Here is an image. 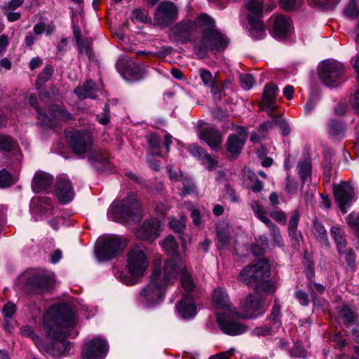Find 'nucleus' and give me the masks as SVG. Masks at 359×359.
<instances>
[{
    "label": "nucleus",
    "instance_id": "f257e3e1",
    "mask_svg": "<svg viewBox=\"0 0 359 359\" xmlns=\"http://www.w3.org/2000/svg\"><path fill=\"white\" fill-rule=\"evenodd\" d=\"M177 269L172 262L167 261L163 271L155 269L149 283L140 291L139 302L146 306H152L161 302L164 298L166 287L175 281Z\"/></svg>",
    "mask_w": 359,
    "mask_h": 359
},
{
    "label": "nucleus",
    "instance_id": "f03ea898",
    "mask_svg": "<svg viewBox=\"0 0 359 359\" xmlns=\"http://www.w3.org/2000/svg\"><path fill=\"white\" fill-rule=\"evenodd\" d=\"M74 324V315L70 307L65 304L55 305L43 314V327L48 336L55 341L60 342L67 350L69 343L66 330Z\"/></svg>",
    "mask_w": 359,
    "mask_h": 359
},
{
    "label": "nucleus",
    "instance_id": "7ed1b4c3",
    "mask_svg": "<svg viewBox=\"0 0 359 359\" xmlns=\"http://www.w3.org/2000/svg\"><path fill=\"white\" fill-rule=\"evenodd\" d=\"M69 146L77 155L83 158L86 154L90 153L88 160L99 171H104L109 168L108 156L100 150H93V140L90 132L86 130H74L67 133Z\"/></svg>",
    "mask_w": 359,
    "mask_h": 359
},
{
    "label": "nucleus",
    "instance_id": "20e7f679",
    "mask_svg": "<svg viewBox=\"0 0 359 359\" xmlns=\"http://www.w3.org/2000/svg\"><path fill=\"white\" fill-rule=\"evenodd\" d=\"M149 266L148 256L145 248L137 245L130 249L127 255L126 268L129 275L121 271H117L115 276L121 283L128 285H133L138 283V279L144 276Z\"/></svg>",
    "mask_w": 359,
    "mask_h": 359
},
{
    "label": "nucleus",
    "instance_id": "39448f33",
    "mask_svg": "<svg viewBox=\"0 0 359 359\" xmlns=\"http://www.w3.org/2000/svg\"><path fill=\"white\" fill-rule=\"evenodd\" d=\"M107 215L115 222L138 219L140 217V206L137 196L133 194L121 201L113 203L108 210Z\"/></svg>",
    "mask_w": 359,
    "mask_h": 359
},
{
    "label": "nucleus",
    "instance_id": "423d86ee",
    "mask_svg": "<svg viewBox=\"0 0 359 359\" xmlns=\"http://www.w3.org/2000/svg\"><path fill=\"white\" fill-rule=\"evenodd\" d=\"M226 39L215 29L205 30L202 39L194 44L195 53L199 57H204L210 50H223L227 46Z\"/></svg>",
    "mask_w": 359,
    "mask_h": 359
},
{
    "label": "nucleus",
    "instance_id": "0eeeda50",
    "mask_svg": "<svg viewBox=\"0 0 359 359\" xmlns=\"http://www.w3.org/2000/svg\"><path fill=\"white\" fill-rule=\"evenodd\" d=\"M29 104L37 110L39 119L44 124L54 128L59 122L66 121L72 118L70 113L67 111L62 107L55 104L52 105L46 112L43 114L37 105V99L35 95H30L29 97Z\"/></svg>",
    "mask_w": 359,
    "mask_h": 359
},
{
    "label": "nucleus",
    "instance_id": "6e6552de",
    "mask_svg": "<svg viewBox=\"0 0 359 359\" xmlns=\"http://www.w3.org/2000/svg\"><path fill=\"white\" fill-rule=\"evenodd\" d=\"M55 275L49 271H40L33 273L27 280L24 290L29 294H38L48 292L53 286Z\"/></svg>",
    "mask_w": 359,
    "mask_h": 359
},
{
    "label": "nucleus",
    "instance_id": "1a4fd4ad",
    "mask_svg": "<svg viewBox=\"0 0 359 359\" xmlns=\"http://www.w3.org/2000/svg\"><path fill=\"white\" fill-rule=\"evenodd\" d=\"M270 266L267 261L259 260L256 264L245 266L240 273V278L246 285L259 283L269 278Z\"/></svg>",
    "mask_w": 359,
    "mask_h": 359
},
{
    "label": "nucleus",
    "instance_id": "9d476101",
    "mask_svg": "<svg viewBox=\"0 0 359 359\" xmlns=\"http://www.w3.org/2000/svg\"><path fill=\"white\" fill-rule=\"evenodd\" d=\"M122 248L121 238L116 235L100 238L95 248V255L99 261L114 258Z\"/></svg>",
    "mask_w": 359,
    "mask_h": 359
},
{
    "label": "nucleus",
    "instance_id": "9b49d317",
    "mask_svg": "<svg viewBox=\"0 0 359 359\" xmlns=\"http://www.w3.org/2000/svg\"><path fill=\"white\" fill-rule=\"evenodd\" d=\"M344 73L343 65L336 61H324L318 67L319 77L321 81L328 87L337 86Z\"/></svg>",
    "mask_w": 359,
    "mask_h": 359
},
{
    "label": "nucleus",
    "instance_id": "f8f14e48",
    "mask_svg": "<svg viewBox=\"0 0 359 359\" xmlns=\"http://www.w3.org/2000/svg\"><path fill=\"white\" fill-rule=\"evenodd\" d=\"M196 27L195 22L183 20L171 28L170 39L175 43H186L191 41Z\"/></svg>",
    "mask_w": 359,
    "mask_h": 359
},
{
    "label": "nucleus",
    "instance_id": "ddd939ff",
    "mask_svg": "<svg viewBox=\"0 0 359 359\" xmlns=\"http://www.w3.org/2000/svg\"><path fill=\"white\" fill-rule=\"evenodd\" d=\"M177 6L170 1H163L156 8L154 20L158 25L165 27L177 20Z\"/></svg>",
    "mask_w": 359,
    "mask_h": 359
},
{
    "label": "nucleus",
    "instance_id": "4468645a",
    "mask_svg": "<svg viewBox=\"0 0 359 359\" xmlns=\"http://www.w3.org/2000/svg\"><path fill=\"white\" fill-rule=\"evenodd\" d=\"M241 309L242 316L245 318H257L262 315L266 311L260 294L257 293L249 294L246 297Z\"/></svg>",
    "mask_w": 359,
    "mask_h": 359
},
{
    "label": "nucleus",
    "instance_id": "2eb2a0df",
    "mask_svg": "<svg viewBox=\"0 0 359 359\" xmlns=\"http://www.w3.org/2000/svg\"><path fill=\"white\" fill-rule=\"evenodd\" d=\"M108 351L105 340L96 337L86 344L82 352L83 359H104Z\"/></svg>",
    "mask_w": 359,
    "mask_h": 359
},
{
    "label": "nucleus",
    "instance_id": "dca6fc26",
    "mask_svg": "<svg viewBox=\"0 0 359 359\" xmlns=\"http://www.w3.org/2000/svg\"><path fill=\"white\" fill-rule=\"evenodd\" d=\"M231 313H217V321L219 327L222 332L229 335H238L244 333L246 327L241 323H239L231 319Z\"/></svg>",
    "mask_w": 359,
    "mask_h": 359
},
{
    "label": "nucleus",
    "instance_id": "f3484780",
    "mask_svg": "<svg viewBox=\"0 0 359 359\" xmlns=\"http://www.w3.org/2000/svg\"><path fill=\"white\" fill-rule=\"evenodd\" d=\"M161 231L160 222L156 219L151 218L145 220L142 224L136 231V236L140 239L151 241L159 236Z\"/></svg>",
    "mask_w": 359,
    "mask_h": 359
},
{
    "label": "nucleus",
    "instance_id": "a211bd4d",
    "mask_svg": "<svg viewBox=\"0 0 359 359\" xmlns=\"http://www.w3.org/2000/svg\"><path fill=\"white\" fill-rule=\"evenodd\" d=\"M334 196L341 211L346 213L350 203L353 198V189L348 182H342L334 187Z\"/></svg>",
    "mask_w": 359,
    "mask_h": 359
},
{
    "label": "nucleus",
    "instance_id": "6ab92c4d",
    "mask_svg": "<svg viewBox=\"0 0 359 359\" xmlns=\"http://www.w3.org/2000/svg\"><path fill=\"white\" fill-rule=\"evenodd\" d=\"M237 134L229 136L226 145L227 151L233 156L238 155L247 140L246 130L243 127L233 126Z\"/></svg>",
    "mask_w": 359,
    "mask_h": 359
},
{
    "label": "nucleus",
    "instance_id": "aec40b11",
    "mask_svg": "<svg viewBox=\"0 0 359 359\" xmlns=\"http://www.w3.org/2000/svg\"><path fill=\"white\" fill-rule=\"evenodd\" d=\"M55 194L60 202L64 204L70 202L73 199L74 191L72 184L67 176L60 175L57 177Z\"/></svg>",
    "mask_w": 359,
    "mask_h": 359
},
{
    "label": "nucleus",
    "instance_id": "412c9836",
    "mask_svg": "<svg viewBox=\"0 0 359 359\" xmlns=\"http://www.w3.org/2000/svg\"><path fill=\"white\" fill-rule=\"evenodd\" d=\"M278 90V87L273 83L266 84L264 90L262 109L266 111L269 116H271L272 112L276 108L275 101Z\"/></svg>",
    "mask_w": 359,
    "mask_h": 359
},
{
    "label": "nucleus",
    "instance_id": "4be33fe9",
    "mask_svg": "<svg viewBox=\"0 0 359 359\" xmlns=\"http://www.w3.org/2000/svg\"><path fill=\"white\" fill-rule=\"evenodd\" d=\"M199 137L214 150L217 149L222 142L221 134L214 128H203L200 130Z\"/></svg>",
    "mask_w": 359,
    "mask_h": 359
},
{
    "label": "nucleus",
    "instance_id": "5701e85b",
    "mask_svg": "<svg viewBox=\"0 0 359 359\" xmlns=\"http://www.w3.org/2000/svg\"><path fill=\"white\" fill-rule=\"evenodd\" d=\"M292 31L291 20L283 15H276L274 24L273 33L279 38L286 36Z\"/></svg>",
    "mask_w": 359,
    "mask_h": 359
},
{
    "label": "nucleus",
    "instance_id": "b1692460",
    "mask_svg": "<svg viewBox=\"0 0 359 359\" xmlns=\"http://www.w3.org/2000/svg\"><path fill=\"white\" fill-rule=\"evenodd\" d=\"M124 60L120 59L116 63V68L120 72H123L124 76H128V80L138 81L143 77V73L142 67L137 64L128 65L126 67H123Z\"/></svg>",
    "mask_w": 359,
    "mask_h": 359
},
{
    "label": "nucleus",
    "instance_id": "393cba45",
    "mask_svg": "<svg viewBox=\"0 0 359 359\" xmlns=\"http://www.w3.org/2000/svg\"><path fill=\"white\" fill-rule=\"evenodd\" d=\"M176 306L178 313L184 319L191 318L196 314V306L190 295L183 297Z\"/></svg>",
    "mask_w": 359,
    "mask_h": 359
},
{
    "label": "nucleus",
    "instance_id": "a878e982",
    "mask_svg": "<svg viewBox=\"0 0 359 359\" xmlns=\"http://www.w3.org/2000/svg\"><path fill=\"white\" fill-rule=\"evenodd\" d=\"M172 262L175 267L177 266V274H180V281L182 286L187 292H192L195 288V283L194 282L193 278L190 275V273L187 271L186 267L183 265L182 259H179L176 263H174L173 260H170Z\"/></svg>",
    "mask_w": 359,
    "mask_h": 359
},
{
    "label": "nucleus",
    "instance_id": "bb28decb",
    "mask_svg": "<svg viewBox=\"0 0 359 359\" xmlns=\"http://www.w3.org/2000/svg\"><path fill=\"white\" fill-rule=\"evenodd\" d=\"M53 182V177L48 173L36 172L32 182V190L36 193L45 191L50 187Z\"/></svg>",
    "mask_w": 359,
    "mask_h": 359
},
{
    "label": "nucleus",
    "instance_id": "cd10ccee",
    "mask_svg": "<svg viewBox=\"0 0 359 359\" xmlns=\"http://www.w3.org/2000/svg\"><path fill=\"white\" fill-rule=\"evenodd\" d=\"M98 88L91 80L86 81L82 86L74 89V93L81 100L86 98L95 99Z\"/></svg>",
    "mask_w": 359,
    "mask_h": 359
},
{
    "label": "nucleus",
    "instance_id": "c85d7f7f",
    "mask_svg": "<svg viewBox=\"0 0 359 359\" xmlns=\"http://www.w3.org/2000/svg\"><path fill=\"white\" fill-rule=\"evenodd\" d=\"M161 245L163 251L172 257L169 260H173L174 263H176L179 259H182L180 258L179 245L173 236H168Z\"/></svg>",
    "mask_w": 359,
    "mask_h": 359
},
{
    "label": "nucleus",
    "instance_id": "c756f323",
    "mask_svg": "<svg viewBox=\"0 0 359 359\" xmlns=\"http://www.w3.org/2000/svg\"><path fill=\"white\" fill-rule=\"evenodd\" d=\"M212 300L217 307L231 312V305L227 293L222 287H218L213 291Z\"/></svg>",
    "mask_w": 359,
    "mask_h": 359
},
{
    "label": "nucleus",
    "instance_id": "7c9ffc66",
    "mask_svg": "<svg viewBox=\"0 0 359 359\" xmlns=\"http://www.w3.org/2000/svg\"><path fill=\"white\" fill-rule=\"evenodd\" d=\"M246 8L248 11V21L250 18L252 20H261L263 15V0H250L246 4Z\"/></svg>",
    "mask_w": 359,
    "mask_h": 359
},
{
    "label": "nucleus",
    "instance_id": "2f4dec72",
    "mask_svg": "<svg viewBox=\"0 0 359 359\" xmlns=\"http://www.w3.org/2000/svg\"><path fill=\"white\" fill-rule=\"evenodd\" d=\"M330 235L336 243L338 252H344L347 244L344 230L338 226H333L330 229Z\"/></svg>",
    "mask_w": 359,
    "mask_h": 359
},
{
    "label": "nucleus",
    "instance_id": "473e14b6",
    "mask_svg": "<svg viewBox=\"0 0 359 359\" xmlns=\"http://www.w3.org/2000/svg\"><path fill=\"white\" fill-rule=\"evenodd\" d=\"M217 239L218 248L226 247L231 241V227L227 224L217 226Z\"/></svg>",
    "mask_w": 359,
    "mask_h": 359
},
{
    "label": "nucleus",
    "instance_id": "72a5a7b5",
    "mask_svg": "<svg viewBox=\"0 0 359 359\" xmlns=\"http://www.w3.org/2000/svg\"><path fill=\"white\" fill-rule=\"evenodd\" d=\"M312 233L318 241L327 246L330 245L326 229L318 219H314L313 222Z\"/></svg>",
    "mask_w": 359,
    "mask_h": 359
},
{
    "label": "nucleus",
    "instance_id": "f704fd0d",
    "mask_svg": "<svg viewBox=\"0 0 359 359\" xmlns=\"http://www.w3.org/2000/svg\"><path fill=\"white\" fill-rule=\"evenodd\" d=\"M248 22L251 26V29L250 30L251 36L255 39H261L264 38L266 34L263 22L259 19L252 20L251 18H250Z\"/></svg>",
    "mask_w": 359,
    "mask_h": 359
},
{
    "label": "nucleus",
    "instance_id": "c9c22d12",
    "mask_svg": "<svg viewBox=\"0 0 359 359\" xmlns=\"http://www.w3.org/2000/svg\"><path fill=\"white\" fill-rule=\"evenodd\" d=\"M329 134L334 139H341L344 137V125L337 121L331 120L327 125Z\"/></svg>",
    "mask_w": 359,
    "mask_h": 359
},
{
    "label": "nucleus",
    "instance_id": "e433bc0d",
    "mask_svg": "<svg viewBox=\"0 0 359 359\" xmlns=\"http://www.w3.org/2000/svg\"><path fill=\"white\" fill-rule=\"evenodd\" d=\"M297 169L302 184L305 183L311 174V162L309 161H301L298 163Z\"/></svg>",
    "mask_w": 359,
    "mask_h": 359
},
{
    "label": "nucleus",
    "instance_id": "4c0bfd02",
    "mask_svg": "<svg viewBox=\"0 0 359 359\" xmlns=\"http://www.w3.org/2000/svg\"><path fill=\"white\" fill-rule=\"evenodd\" d=\"M53 73V67L51 65H46L38 76L36 82V88H41V86L51 78Z\"/></svg>",
    "mask_w": 359,
    "mask_h": 359
},
{
    "label": "nucleus",
    "instance_id": "58836bf2",
    "mask_svg": "<svg viewBox=\"0 0 359 359\" xmlns=\"http://www.w3.org/2000/svg\"><path fill=\"white\" fill-rule=\"evenodd\" d=\"M300 218V213L298 210H295L292 212L288 224L289 233L293 238L297 236V229L299 224Z\"/></svg>",
    "mask_w": 359,
    "mask_h": 359
},
{
    "label": "nucleus",
    "instance_id": "ea45409f",
    "mask_svg": "<svg viewBox=\"0 0 359 359\" xmlns=\"http://www.w3.org/2000/svg\"><path fill=\"white\" fill-rule=\"evenodd\" d=\"M276 290V286L274 283L269 280H264L262 282L257 283L256 287L255 293L259 294L261 292L269 294L273 293Z\"/></svg>",
    "mask_w": 359,
    "mask_h": 359
},
{
    "label": "nucleus",
    "instance_id": "a19ab883",
    "mask_svg": "<svg viewBox=\"0 0 359 359\" xmlns=\"http://www.w3.org/2000/svg\"><path fill=\"white\" fill-rule=\"evenodd\" d=\"M17 143L10 136L0 134V151H10L14 149Z\"/></svg>",
    "mask_w": 359,
    "mask_h": 359
},
{
    "label": "nucleus",
    "instance_id": "79ce46f5",
    "mask_svg": "<svg viewBox=\"0 0 359 359\" xmlns=\"http://www.w3.org/2000/svg\"><path fill=\"white\" fill-rule=\"evenodd\" d=\"M280 315V306L278 304V301L275 300L274 305L270 316V322L273 325V327H274L275 330H278L281 325Z\"/></svg>",
    "mask_w": 359,
    "mask_h": 359
},
{
    "label": "nucleus",
    "instance_id": "37998d69",
    "mask_svg": "<svg viewBox=\"0 0 359 359\" xmlns=\"http://www.w3.org/2000/svg\"><path fill=\"white\" fill-rule=\"evenodd\" d=\"M148 143L149 144L152 153L154 155L159 156H163V154L160 151L161 140L158 135L155 134H151L148 139Z\"/></svg>",
    "mask_w": 359,
    "mask_h": 359
},
{
    "label": "nucleus",
    "instance_id": "c03bdc74",
    "mask_svg": "<svg viewBox=\"0 0 359 359\" xmlns=\"http://www.w3.org/2000/svg\"><path fill=\"white\" fill-rule=\"evenodd\" d=\"M250 207L255 216L259 218L265 224L271 221L266 215V212L262 208L257 201H252Z\"/></svg>",
    "mask_w": 359,
    "mask_h": 359
},
{
    "label": "nucleus",
    "instance_id": "a18cd8bd",
    "mask_svg": "<svg viewBox=\"0 0 359 359\" xmlns=\"http://www.w3.org/2000/svg\"><path fill=\"white\" fill-rule=\"evenodd\" d=\"M199 75L203 85L206 87L217 81L216 76H213L212 73L206 69H201L199 70Z\"/></svg>",
    "mask_w": 359,
    "mask_h": 359
},
{
    "label": "nucleus",
    "instance_id": "49530a36",
    "mask_svg": "<svg viewBox=\"0 0 359 359\" xmlns=\"http://www.w3.org/2000/svg\"><path fill=\"white\" fill-rule=\"evenodd\" d=\"M14 183L13 176L6 169L0 170V188H6Z\"/></svg>",
    "mask_w": 359,
    "mask_h": 359
},
{
    "label": "nucleus",
    "instance_id": "de8ad7c7",
    "mask_svg": "<svg viewBox=\"0 0 359 359\" xmlns=\"http://www.w3.org/2000/svg\"><path fill=\"white\" fill-rule=\"evenodd\" d=\"M344 13L350 18H356L359 14V0H350L344 10Z\"/></svg>",
    "mask_w": 359,
    "mask_h": 359
},
{
    "label": "nucleus",
    "instance_id": "09e8293b",
    "mask_svg": "<svg viewBox=\"0 0 359 359\" xmlns=\"http://www.w3.org/2000/svg\"><path fill=\"white\" fill-rule=\"evenodd\" d=\"M269 227L271 234L273 236V239L275 243L278 246H281L283 243V238L280 232V230L277 226H276L271 221L269 223L266 224Z\"/></svg>",
    "mask_w": 359,
    "mask_h": 359
},
{
    "label": "nucleus",
    "instance_id": "8fccbe9b",
    "mask_svg": "<svg viewBox=\"0 0 359 359\" xmlns=\"http://www.w3.org/2000/svg\"><path fill=\"white\" fill-rule=\"evenodd\" d=\"M246 178L249 179L252 182L250 188L252 191L257 193L262 190L263 183L259 180L255 173L249 171L248 174L246 175Z\"/></svg>",
    "mask_w": 359,
    "mask_h": 359
},
{
    "label": "nucleus",
    "instance_id": "3c124183",
    "mask_svg": "<svg viewBox=\"0 0 359 359\" xmlns=\"http://www.w3.org/2000/svg\"><path fill=\"white\" fill-rule=\"evenodd\" d=\"M169 226L177 233H182L185 229L186 225L184 218L180 219H171L169 222Z\"/></svg>",
    "mask_w": 359,
    "mask_h": 359
},
{
    "label": "nucleus",
    "instance_id": "603ef678",
    "mask_svg": "<svg viewBox=\"0 0 359 359\" xmlns=\"http://www.w3.org/2000/svg\"><path fill=\"white\" fill-rule=\"evenodd\" d=\"M79 54L86 55L89 59L91 58L92 48L91 43L88 41H80L77 43Z\"/></svg>",
    "mask_w": 359,
    "mask_h": 359
},
{
    "label": "nucleus",
    "instance_id": "864d4df0",
    "mask_svg": "<svg viewBox=\"0 0 359 359\" xmlns=\"http://www.w3.org/2000/svg\"><path fill=\"white\" fill-rule=\"evenodd\" d=\"M197 22L201 26L207 27L208 29H212L215 25V22L212 18L207 14H201L197 18Z\"/></svg>",
    "mask_w": 359,
    "mask_h": 359
},
{
    "label": "nucleus",
    "instance_id": "5fc2aeb1",
    "mask_svg": "<svg viewBox=\"0 0 359 359\" xmlns=\"http://www.w3.org/2000/svg\"><path fill=\"white\" fill-rule=\"evenodd\" d=\"M339 254L344 256L346 262L348 266L352 267L354 265L356 256L353 249L347 248L346 245H345V250L344 252H339Z\"/></svg>",
    "mask_w": 359,
    "mask_h": 359
},
{
    "label": "nucleus",
    "instance_id": "6e6d98bb",
    "mask_svg": "<svg viewBox=\"0 0 359 359\" xmlns=\"http://www.w3.org/2000/svg\"><path fill=\"white\" fill-rule=\"evenodd\" d=\"M208 87L210 89L211 94L215 100H220L222 97L226 95L223 90L219 88L217 81Z\"/></svg>",
    "mask_w": 359,
    "mask_h": 359
},
{
    "label": "nucleus",
    "instance_id": "4d7b16f0",
    "mask_svg": "<svg viewBox=\"0 0 359 359\" xmlns=\"http://www.w3.org/2000/svg\"><path fill=\"white\" fill-rule=\"evenodd\" d=\"M189 152L193 156L196 157L199 161L202 160L207 154L206 151L203 148L195 144H191L189 147Z\"/></svg>",
    "mask_w": 359,
    "mask_h": 359
},
{
    "label": "nucleus",
    "instance_id": "13d9d810",
    "mask_svg": "<svg viewBox=\"0 0 359 359\" xmlns=\"http://www.w3.org/2000/svg\"><path fill=\"white\" fill-rule=\"evenodd\" d=\"M276 330L273 327H268L266 326L256 327L252 331V334L255 336H266L273 334Z\"/></svg>",
    "mask_w": 359,
    "mask_h": 359
},
{
    "label": "nucleus",
    "instance_id": "bf43d9fd",
    "mask_svg": "<svg viewBox=\"0 0 359 359\" xmlns=\"http://www.w3.org/2000/svg\"><path fill=\"white\" fill-rule=\"evenodd\" d=\"M201 163L208 169H215L217 165V162L209 154H206L205 156L201 160Z\"/></svg>",
    "mask_w": 359,
    "mask_h": 359
},
{
    "label": "nucleus",
    "instance_id": "052dcab7",
    "mask_svg": "<svg viewBox=\"0 0 359 359\" xmlns=\"http://www.w3.org/2000/svg\"><path fill=\"white\" fill-rule=\"evenodd\" d=\"M240 81L243 88L245 90L250 89L254 85L255 81L253 77L250 74H242L240 76Z\"/></svg>",
    "mask_w": 359,
    "mask_h": 359
},
{
    "label": "nucleus",
    "instance_id": "680f3d73",
    "mask_svg": "<svg viewBox=\"0 0 359 359\" xmlns=\"http://www.w3.org/2000/svg\"><path fill=\"white\" fill-rule=\"evenodd\" d=\"M259 242L261 243L260 244L262 245V248L259 252H257V248L258 247V244H254L252 245V252L255 255H259L264 252V250L268 245L267 237L265 235L261 236L259 237Z\"/></svg>",
    "mask_w": 359,
    "mask_h": 359
},
{
    "label": "nucleus",
    "instance_id": "e2e57ef3",
    "mask_svg": "<svg viewBox=\"0 0 359 359\" xmlns=\"http://www.w3.org/2000/svg\"><path fill=\"white\" fill-rule=\"evenodd\" d=\"M148 15L146 13L142 11L141 9H135L133 12V20H136L140 22H148Z\"/></svg>",
    "mask_w": 359,
    "mask_h": 359
},
{
    "label": "nucleus",
    "instance_id": "0e129e2a",
    "mask_svg": "<svg viewBox=\"0 0 359 359\" xmlns=\"http://www.w3.org/2000/svg\"><path fill=\"white\" fill-rule=\"evenodd\" d=\"M273 121L281 129L282 134L283 136H287L290 134V128L288 123L285 121L280 120V119L273 116Z\"/></svg>",
    "mask_w": 359,
    "mask_h": 359
},
{
    "label": "nucleus",
    "instance_id": "69168bd1",
    "mask_svg": "<svg viewBox=\"0 0 359 359\" xmlns=\"http://www.w3.org/2000/svg\"><path fill=\"white\" fill-rule=\"evenodd\" d=\"M269 215L276 222L280 224H285L286 222V215L281 210H276L271 211Z\"/></svg>",
    "mask_w": 359,
    "mask_h": 359
},
{
    "label": "nucleus",
    "instance_id": "338daca9",
    "mask_svg": "<svg viewBox=\"0 0 359 359\" xmlns=\"http://www.w3.org/2000/svg\"><path fill=\"white\" fill-rule=\"evenodd\" d=\"M16 311L15 305L11 302H8L3 307V313L6 318H9L13 316Z\"/></svg>",
    "mask_w": 359,
    "mask_h": 359
},
{
    "label": "nucleus",
    "instance_id": "774afa93",
    "mask_svg": "<svg viewBox=\"0 0 359 359\" xmlns=\"http://www.w3.org/2000/svg\"><path fill=\"white\" fill-rule=\"evenodd\" d=\"M294 296L300 304L308 306L309 304V295L304 291L298 290L295 292Z\"/></svg>",
    "mask_w": 359,
    "mask_h": 359
}]
</instances>
